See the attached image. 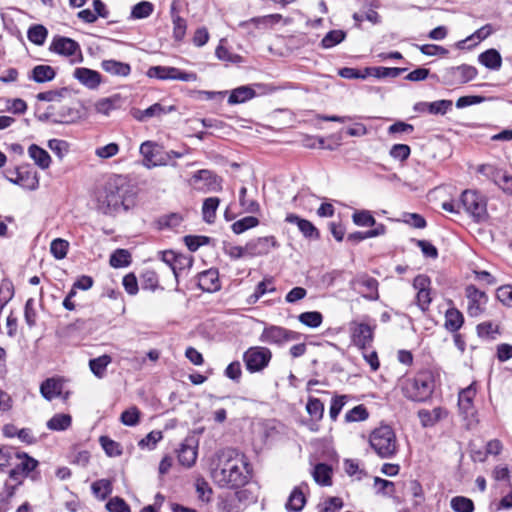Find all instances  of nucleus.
Listing matches in <instances>:
<instances>
[{
  "instance_id": "1",
  "label": "nucleus",
  "mask_w": 512,
  "mask_h": 512,
  "mask_svg": "<svg viewBox=\"0 0 512 512\" xmlns=\"http://www.w3.org/2000/svg\"><path fill=\"white\" fill-rule=\"evenodd\" d=\"M250 473L246 457L231 450L222 454L218 466L212 471V477L221 487L238 488L249 481Z\"/></svg>"
},
{
  "instance_id": "2",
  "label": "nucleus",
  "mask_w": 512,
  "mask_h": 512,
  "mask_svg": "<svg viewBox=\"0 0 512 512\" xmlns=\"http://www.w3.org/2000/svg\"><path fill=\"white\" fill-rule=\"evenodd\" d=\"M133 196L134 188L128 178L123 175H113L97 195L98 208L104 214H111L121 207L127 210Z\"/></svg>"
},
{
  "instance_id": "3",
  "label": "nucleus",
  "mask_w": 512,
  "mask_h": 512,
  "mask_svg": "<svg viewBox=\"0 0 512 512\" xmlns=\"http://www.w3.org/2000/svg\"><path fill=\"white\" fill-rule=\"evenodd\" d=\"M369 444L382 459L393 458L398 451V441L393 428L382 425L375 428L369 436Z\"/></svg>"
},
{
  "instance_id": "4",
  "label": "nucleus",
  "mask_w": 512,
  "mask_h": 512,
  "mask_svg": "<svg viewBox=\"0 0 512 512\" xmlns=\"http://www.w3.org/2000/svg\"><path fill=\"white\" fill-rule=\"evenodd\" d=\"M401 389L404 396L411 401H426L434 390L433 376L428 371L420 372L413 378L405 379Z\"/></svg>"
},
{
  "instance_id": "5",
  "label": "nucleus",
  "mask_w": 512,
  "mask_h": 512,
  "mask_svg": "<svg viewBox=\"0 0 512 512\" xmlns=\"http://www.w3.org/2000/svg\"><path fill=\"white\" fill-rule=\"evenodd\" d=\"M464 211L476 222L487 218V202L483 195L474 190H465L460 197Z\"/></svg>"
},
{
  "instance_id": "6",
  "label": "nucleus",
  "mask_w": 512,
  "mask_h": 512,
  "mask_svg": "<svg viewBox=\"0 0 512 512\" xmlns=\"http://www.w3.org/2000/svg\"><path fill=\"white\" fill-rule=\"evenodd\" d=\"M272 358L271 351L263 346L250 347L243 354V361L250 373L260 372L265 369Z\"/></svg>"
},
{
  "instance_id": "7",
  "label": "nucleus",
  "mask_w": 512,
  "mask_h": 512,
  "mask_svg": "<svg viewBox=\"0 0 512 512\" xmlns=\"http://www.w3.org/2000/svg\"><path fill=\"white\" fill-rule=\"evenodd\" d=\"M149 78L159 80H179L183 82H195L198 76L194 72H186L171 66H152L147 70Z\"/></svg>"
},
{
  "instance_id": "8",
  "label": "nucleus",
  "mask_w": 512,
  "mask_h": 512,
  "mask_svg": "<svg viewBox=\"0 0 512 512\" xmlns=\"http://www.w3.org/2000/svg\"><path fill=\"white\" fill-rule=\"evenodd\" d=\"M49 49L50 51L55 52L57 54L64 55L67 57H73L71 59L72 63L82 61L80 45L78 44V42L71 38L56 36L53 38Z\"/></svg>"
},
{
  "instance_id": "9",
  "label": "nucleus",
  "mask_w": 512,
  "mask_h": 512,
  "mask_svg": "<svg viewBox=\"0 0 512 512\" xmlns=\"http://www.w3.org/2000/svg\"><path fill=\"white\" fill-rule=\"evenodd\" d=\"M37 465V460L26 453H19V459L15 460L14 464H12L8 477L11 481H16L17 484H23L25 478L30 472L35 470Z\"/></svg>"
},
{
  "instance_id": "10",
  "label": "nucleus",
  "mask_w": 512,
  "mask_h": 512,
  "mask_svg": "<svg viewBox=\"0 0 512 512\" xmlns=\"http://www.w3.org/2000/svg\"><path fill=\"white\" fill-rule=\"evenodd\" d=\"M297 333L281 326L271 325L265 327L259 340L262 343L282 345L296 339Z\"/></svg>"
},
{
  "instance_id": "11",
  "label": "nucleus",
  "mask_w": 512,
  "mask_h": 512,
  "mask_svg": "<svg viewBox=\"0 0 512 512\" xmlns=\"http://www.w3.org/2000/svg\"><path fill=\"white\" fill-rule=\"evenodd\" d=\"M465 295L467 298L468 315L470 317L480 316L484 312L488 301L485 292L480 291L474 285H468L465 289Z\"/></svg>"
},
{
  "instance_id": "12",
  "label": "nucleus",
  "mask_w": 512,
  "mask_h": 512,
  "mask_svg": "<svg viewBox=\"0 0 512 512\" xmlns=\"http://www.w3.org/2000/svg\"><path fill=\"white\" fill-rule=\"evenodd\" d=\"M477 76V69L471 65H460L446 69L445 82L449 85L465 84Z\"/></svg>"
},
{
  "instance_id": "13",
  "label": "nucleus",
  "mask_w": 512,
  "mask_h": 512,
  "mask_svg": "<svg viewBox=\"0 0 512 512\" xmlns=\"http://www.w3.org/2000/svg\"><path fill=\"white\" fill-rule=\"evenodd\" d=\"M413 288L416 290V304L423 311H427L432 302L431 280L426 275H418L413 280Z\"/></svg>"
},
{
  "instance_id": "14",
  "label": "nucleus",
  "mask_w": 512,
  "mask_h": 512,
  "mask_svg": "<svg viewBox=\"0 0 512 512\" xmlns=\"http://www.w3.org/2000/svg\"><path fill=\"white\" fill-rule=\"evenodd\" d=\"M280 244L274 236H264L251 239L247 242V250L250 258L264 256L272 249L279 248Z\"/></svg>"
},
{
  "instance_id": "15",
  "label": "nucleus",
  "mask_w": 512,
  "mask_h": 512,
  "mask_svg": "<svg viewBox=\"0 0 512 512\" xmlns=\"http://www.w3.org/2000/svg\"><path fill=\"white\" fill-rule=\"evenodd\" d=\"M350 331L353 343L361 350H365L373 340L374 327L363 322H352Z\"/></svg>"
},
{
  "instance_id": "16",
  "label": "nucleus",
  "mask_w": 512,
  "mask_h": 512,
  "mask_svg": "<svg viewBox=\"0 0 512 512\" xmlns=\"http://www.w3.org/2000/svg\"><path fill=\"white\" fill-rule=\"evenodd\" d=\"M198 440L193 437H186L176 450L179 463L187 468L193 466L197 459Z\"/></svg>"
},
{
  "instance_id": "17",
  "label": "nucleus",
  "mask_w": 512,
  "mask_h": 512,
  "mask_svg": "<svg viewBox=\"0 0 512 512\" xmlns=\"http://www.w3.org/2000/svg\"><path fill=\"white\" fill-rule=\"evenodd\" d=\"M309 490L307 482H301L299 485L295 486L288 496L285 509L288 512H301L306 505Z\"/></svg>"
},
{
  "instance_id": "18",
  "label": "nucleus",
  "mask_w": 512,
  "mask_h": 512,
  "mask_svg": "<svg viewBox=\"0 0 512 512\" xmlns=\"http://www.w3.org/2000/svg\"><path fill=\"white\" fill-rule=\"evenodd\" d=\"M378 285V281L367 274L359 275L351 281V286L353 288H362L360 290L362 296L372 301L378 300L379 298Z\"/></svg>"
},
{
  "instance_id": "19",
  "label": "nucleus",
  "mask_w": 512,
  "mask_h": 512,
  "mask_svg": "<svg viewBox=\"0 0 512 512\" xmlns=\"http://www.w3.org/2000/svg\"><path fill=\"white\" fill-rule=\"evenodd\" d=\"M73 76L83 86L91 90L97 89L102 83V76L98 71L85 67L76 68L74 70Z\"/></svg>"
},
{
  "instance_id": "20",
  "label": "nucleus",
  "mask_w": 512,
  "mask_h": 512,
  "mask_svg": "<svg viewBox=\"0 0 512 512\" xmlns=\"http://www.w3.org/2000/svg\"><path fill=\"white\" fill-rule=\"evenodd\" d=\"M8 180L28 190H36L39 187L37 173L31 170H17L16 177Z\"/></svg>"
},
{
  "instance_id": "21",
  "label": "nucleus",
  "mask_w": 512,
  "mask_h": 512,
  "mask_svg": "<svg viewBox=\"0 0 512 512\" xmlns=\"http://www.w3.org/2000/svg\"><path fill=\"white\" fill-rule=\"evenodd\" d=\"M285 221L297 225L298 229L300 230L304 237L310 239L319 238V232L317 228L312 224V222L300 218L298 215L293 213L287 214Z\"/></svg>"
},
{
  "instance_id": "22",
  "label": "nucleus",
  "mask_w": 512,
  "mask_h": 512,
  "mask_svg": "<svg viewBox=\"0 0 512 512\" xmlns=\"http://www.w3.org/2000/svg\"><path fill=\"white\" fill-rule=\"evenodd\" d=\"M452 107L451 100H438L434 102H419L414 106V110L418 112H429L433 115H444Z\"/></svg>"
},
{
  "instance_id": "23",
  "label": "nucleus",
  "mask_w": 512,
  "mask_h": 512,
  "mask_svg": "<svg viewBox=\"0 0 512 512\" xmlns=\"http://www.w3.org/2000/svg\"><path fill=\"white\" fill-rule=\"evenodd\" d=\"M198 286L205 292H215L220 289L219 274L217 270L209 269L199 274Z\"/></svg>"
},
{
  "instance_id": "24",
  "label": "nucleus",
  "mask_w": 512,
  "mask_h": 512,
  "mask_svg": "<svg viewBox=\"0 0 512 512\" xmlns=\"http://www.w3.org/2000/svg\"><path fill=\"white\" fill-rule=\"evenodd\" d=\"M447 416V411L442 407H435L432 410L420 409L418 417L423 427H432L441 419Z\"/></svg>"
},
{
  "instance_id": "25",
  "label": "nucleus",
  "mask_w": 512,
  "mask_h": 512,
  "mask_svg": "<svg viewBox=\"0 0 512 512\" xmlns=\"http://www.w3.org/2000/svg\"><path fill=\"white\" fill-rule=\"evenodd\" d=\"M63 383L60 379L48 378L40 386L41 395L48 401L62 396Z\"/></svg>"
},
{
  "instance_id": "26",
  "label": "nucleus",
  "mask_w": 512,
  "mask_h": 512,
  "mask_svg": "<svg viewBox=\"0 0 512 512\" xmlns=\"http://www.w3.org/2000/svg\"><path fill=\"white\" fill-rule=\"evenodd\" d=\"M170 14L173 23V38L175 41L181 42L185 37L187 24L186 20L179 15L175 1L171 4Z\"/></svg>"
},
{
  "instance_id": "27",
  "label": "nucleus",
  "mask_w": 512,
  "mask_h": 512,
  "mask_svg": "<svg viewBox=\"0 0 512 512\" xmlns=\"http://www.w3.org/2000/svg\"><path fill=\"white\" fill-rule=\"evenodd\" d=\"M101 68L113 76L127 77L131 73V66L128 63L117 61L114 59L103 60Z\"/></svg>"
},
{
  "instance_id": "28",
  "label": "nucleus",
  "mask_w": 512,
  "mask_h": 512,
  "mask_svg": "<svg viewBox=\"0 0 512 512\" xmlns=\"http://www.w3.org/2000/svg\"><path fill=\"white\" fill-rule=\"evenodd\" d=\"M122 103V97L119 94H114L110 97L102 98L95 103V110L97 113L108 116L110 113L119 108Z\"/></svg>"
},
{
  "instance_id": "29",
  "label": "nucleus",
  "mask_w": 512,
  "mask_h": 512,
  "mask_svg": "<svg viewBox=\"0 0 512 512\" xmlns=\"http://www.w3.org/2000/svg\"><path fill=\"white\" fill-rule=\"evenodd\" d=\"M464 323L463 314L456 308H449L445 312V323L444 326L446 330L451 333H456Z\"/></svg>"
},
{
  "instance_id": "30",
  "label": "nucleus",
  "mask_w": 512,
  "mask_h": 512,
  "mask_svg": "<svg viewBox=\"0 0 512 512\" xmlns=\"http://www.w3.org/2000/svg\"><path fill=\"white\" fill-rule=\"evenodd\" d=\"M480 64L491 70H499L502 65V57L496 49H488L478 57Z\"/></svg>"
},
{
  "instance_id": "31",
  "label": "nucleus",
  "mask_w": 512,
  "mask_h": 512,
  "mask_svg": "<svg viewBox=\"0 0 512 512\" xmlns=\"http://www.w3.org/2000/svg\"><path fill=\"white\" fill-rule=\"evenodd\" d=\"M53 122L60 124H72L81 119V111L64 107L62 110L52 113Z\"/></svg>"
},
{
  "instance_id": "32",
  "label": "nucleus",
  "mask_w": 512,
  "mask_h": 512,
  "mask_svg": "<svg viewBox=\"0 0 512 512\" xmlns=\"http://www.w3.org/2000/svg\"><path fill=\"white\" fill-rule=\"evenodd\" d=\"M28 154L37 166L41 169H47L51 163V157L48 152L36 144H32L28 148Z\"/></svg>"
},
{
  "instance_id": "33",
  "label": "nucleus",
  "mask_w": 512,
  "mask_h": 512,
  "mask_svg": "<svg viewBox=\"0 0 512 512\" xmlns=\"http://www.w3.org/2000/svg\"><path fill=\"white\" fill-rule=\"evenodd\" d=\"M56 72L53 67L49 65L35 66L29 76L30 79L37 83H45L55 78Z\"/></svg>"
},
{
  "instance_id": "34",
  "label": "nucleus",
  "mask_w": 512,
  "mask_h": 512,
  "mask_svg": "<svg viewBox=\"0 0 512 512\" xmlns=\"http://www.w3.org/2000/svg\"><path fill=\"white\" fill-rule=\"evenodd\" d=\"M112 358L107 355H101L97 358L89 360V368L95 377L102 379L106 375L108 365L111 363Z\"/></svg>"
},
{
  "instance_id": "35",
  "label": "nucleus",
  "mask_w": 512,
  "mask_h": 512,
  "mask_svg": "<svg viewBox=\"0 0 512 512\" xmlns=\"http://www.w3.org/2000/svg\"><path fill=\"white\" fill-rule=\"evenodd\" d=\"M91 490L98 500L104 501L113 491L112 481L109 479L97 480L92 483Z\"/></svg>"
},
{
  "instance_id": "36",
  "label": "nucleus",
  "mask_w": 512,
  "mask_h": 512,
  "mask_svg": "<svg viewBox=\"0 0 512 512\" xmlns=\"http://www.w3.org/2000/svg\"><path fill=\"white\" fill-rule=\"evenodd\" d=\"M72 423V418L69 414L58 413L47 421V428L52 431H65Z\"/></svg>"
},
{
  "instance_id": "37",
  "label": "nucleus",
  "mask_w": 512,
  "mask_h": 512,
  "mask_svg": "<svg viewBox=\"0 0 512 512\" xmlns=\"http://www.w3.org/2000/svg\"><path fill=\"white\" fill-rule=\"evenodd\" d=\"M314 481L322 486L331 485V468L324 463L317 464L312 470Z\"/></svg>"
},
{
  "instance_id": "38",
  "label": "nucleus",
  "mask_w": 512,
  "mask_h": 512,
  "mask_svg": "<svg viewBox=\"0 0 512 512\" xmlns=\"http://www.w3.org/2000/svg\"><path fill=\"white\" fill-rule=\"evenodd\" d=\"M255 91L249 86H240L234 89L228 99L229 104H239L252 99Z\"/></svg>"
},
{
  "instance_id": "39",
  "label": "nucleus",
  "mask_w": 512,
  "mask_h": 512,
  "mask_svg": "<svg viewBox=\"0 0 512 512\" xmlns=\"http://www.w3.org/2000/svg\"><path fill=\"white\" fill-rule=\"evenodd\" d=\"M281 18L282 16L280 14H270L262 17L251 18L248 21H243L240 23V26L243 28H248L250 25H253L254 27H266L278 23Z\"/></svg>"
},
{
  "instance_id": "40",
  "label": "nucleus",
  "mask_w": 512,
  "mask_h": 512,
  "mask_svg": "<svg viewBox=\"0 0 512 512\" xmlns=\"http://www.w3.org/2000/svg\"><path fill=\"white\" fill-rule=\"evenodd\" d=\"M274 291L275 286L273 280L271 278L264 279L263 281L257 284L254 293L251 294L248 298V303L255 304L263 295H265L268 292Z\"/></svg>"
},
{
  "instance_id": "41",
  "label": "nucleus",
  "mask_w": 512,
  "mask_h": 512,
  "mask_svg": "<svg viewBox=\"0 0 512 512\" xmlns=\"http://www.w3.org/2000/svg\"><path fill=\"white\" fill-rule=\"evenodd\" d=\"M48 36V30L43 25L37 24L31 26L27 31V38L37 46H42Z\"/></svg>"
},
{
  "instance_id": "42",
  "label": "nucleus",
  "mask_w": 512,
  "mask_h": 512,
  "mask_svg": "<svg viewBox=\"0 0 512 512\" xmlns=\"http://www.w3.org/2000/svg\"><path fill=\"white\" fill-rule=\"evenodd\" d=\"M220 200L217 197H210L205 199L202 206L203 219L207 223H213L216 217V211L219 206Z\"/></svg>"
},
{
  "instance_id": "43",
  "label": "nucleus",
  "mask_w": 512,
  "mask_h": 512,
  "mask_svg": "<svg viewBox=\"0 0 512 512\" xmlns=\"http://www.w3.org/2000/svg\"><path fill=\"white\" fill-rule=\"evenodd\" d=\"M19 453L10 447L0 448V471L11 468L14 461L19 459Z\"/></svg>"
},
{
  "instance_id": "44",
  "label": "nucleus",
  "mask_w": 512,
  "mask_h": 512,
  "mask_svg": "<svg viewBox=\"0 0 512 512\" xmlns=\"http://www.w3.org/2000/svg\"><path fill=\"white\" fill-rule=\"evenodd\" d=\"M258 224H259L258 218L254 217V216H246L240 220L235 221L231 225V229L235 234L239 235L251 228L258 226Z\"/></svg>"
},
{
  "instance_id": "45",
  "label": "nucleus",
  "mask_w": 512,
  "mask_h": 512,
  "mask_svg": "<svg viewBox=\"0 0 512 512\" xmlns=\"http://www.w3.org/2000/svg\"><path fill=\"white\" fill-rule=\"evenodd\" d=\"M345 37L346 33L343 30H332L323 37L320 45L324 49H330L341 43Z\"/></svg>"
},
{
  "instance_id": "46",
  "label": "nucleus",
  "mask_w": 512,
  "mask_h": 512,
  "mask_svg": "<svg viewBox=\"0 0 512 512\" xmlns=\"http://www.w3.org/2000/svg\"><path fill=\"white\" fill-rule=\"evenodd\" d=\"M298 320L307 327L317 328L322 324L323 316L318 311H309L301 313Z\"/></svg>"
},
{
  "instance_id": "47",
  "label": "nucleus",
  "mask_w": 512,
  "mask_h": 512,
  "mask_svg": "<svg viewBox=\"0 0 512 512\" xmlns=\"http://www.w3.org/2000/svg\"><path fill=\"white\" fill-rule=\"evenodd\" d=\"M450 506L454 512H473L474 503L471 499L464 496H455L450 501Z\"/></svg>"
},
{
  "instance_id": "48",
  "label": "nucleus",
  "mask_w": 512,
  "mask_h": 512,
  "mask_svg": "<svg viewBox=\"0 0 512 512\" xmlns=\"http://www.w3.org/2000/svg\"><path fill=\"white\" fill-rule=\"evenodd\" d=\"M475 394H476V391L471 386L460 392L459 399H458V405H459V408L463 412L468 414L471 411L472 400H473Z\"/></svg>"
},
{
  "instance_id": "49",
  "label": "nucleus",
  "mask_w": 512,
  "mask_h": 512,
  "mask_svg": "<svg viewBox=\"0 0 512 512\" xmlns=\"http://www.w3.org/2000/svg\"><path fill=\"white\" fill-rule=\"evenodd\" d=\"M131 261V255L130 253L125 249H117L111 256H110V265L114 268H121L126 267L130 264Z\"/></svg>"
},
{
  "instance_id": "50",
  "label": "nucleus",
  "mask_w": 512,
  "mask_h": 512,
  "mask_svg": "<svg viewBox=\"0 0 512 512\" xmlns=\"http://www.w3.org/2000/svg\"><path fill=\"white\" fill-rule=\"evenodd\" d=\"M68 249L69 242L62 238H56L50 244V252L58 260L66 257Z\"/></svg>"
},
{
  "instance_id": "51",
  "label": "nucleus",
  "mask_w": 512,
  "mask_h": 512,
  "mask_svg": "<svg viewBox=\"0 0 512 512\" xmlns=\"http://www.w3.org/2000/svg\"><path fill=\"white\" fill-rule=\"evenodd\" d=\"M153 10L154 6L151 2L142 1L133 6L131 17L134 19H144L149 17Z\"/></svg>"
},
{
  "instance_id": "52",
  "label": "nucleus",
  "mask_w": 512,
  "mask_h": 512,
  "mask_svg": "<svg viewBox=\"0 0 512 512\" xmlns=\"http://www.w3.org/2000/svg\"><path fill=\"white\" fill-rule=\"evenodd\" d=\"M306 410L312 418L321 420L324 414V404L320 399L311 397L306 404Z\"/></svg>"
},
{
  "instance_id": "53",
  "label": "nucleus",
  "mask_w": 512,
  "mask_h": 512,
  "mask_svg": "<svg viewBox=\"0 0 512 512\" xmlns=\"http://www.w3.org/2000/svg\"><path fill=\"white\" fill-rule=\"evenodd\" d=\"M369 417V413L366 407L362 404L355 406L351 410H349L345 414V421L348 423L351 422H360L365 421Z\"/></svg>"
},
{
  "instance_id": "54",
  "label": "nucleus",
  "mask_w": 512,
  "mask_h": 512,
  "mask_svg": "<svg viewBox=\"0 0 512 512\" xmlns=\"http://www.w3.org/2000/svg\"><path fill=\"white\" fill-rule=\"evenodd\" d=\"M494 183L506 194L512 195V176L497 171L493 176Z\"/></svg>"
},
{
  "instance_id": "55",
  "label": "nucleus",
  "mask_w": 512,
  "mask_h": 512,
  "mask_svg": "<svg viewBox=\"0 0 512 512\" xmlns=\"http://www.w3.org/2000/svg\"><path fill=\"white\" fill-rule=\"evenodd\" d=\"M353 222L357 226L368 227L376 225V220L368 210L356 211L352 216Z\"/></svg>"
},
{
  "instance_id": "56",
  "label": "nucleus",
  "mask_w": 512,
  "mask_h": 512,
  "mask_svg": "<svg viewBox=\"0 0 512 512\" xmlns=\"http://www.w3.org/2000/svg\"><path fill=\"white\" fill-rule=\"evenodd\" d=\"M406 69L405 68H388V67H375L371 68V74L376 78H396L400 76Z\"/></svg>"
},
{
  "instance_id": "57",
  "label": "nucleus",
  "mask_w": 512,
  "mask_h": 512,
  "mask_svg": "<svg viewBox=\"0 0 512 512\" xmlns=\"http://www.w3.org/2000/svg\"><path fill=\"white\" fill-rule=\"evenodd\" d=\"M347 400H348L347 395H337L332 398L330 409H329V416L332 421L337 420L338 415L340 414L341 410L347 403Z\"/></svg>"
},
{
  "instance_id": "58",
  "label": "nucleus",
  "mask_w": 512,
  "mask_h": 512,
  "mask_svg": "<svg viewBox=\"0 0 512 512\" xmlns=\"http://www.w3.org/2000/svg\"><path fill=\"white\" fill-rule=\"evenodd\" d=\"M182 221H183V218L180 214L171 213V214L162 216L158 220V224L161 229H165V228L175 229L181 225Z\"/></svg>"
},
{
  "instance_id": "59",
  "label": "nucleus",
  "mask_w": 512,
  "mask_h": 512,
  "mask_svg": "<svg viewBox=\"0 0 512 512\" xmlns=\"http://www.w3.org/2000/svg\"><path fill=\"white\" fill-rule=\"evenodd\" d=\"M121 422L126 426H135L140 420V411L137 407L132 406L129 409L122 412L120 417Z\"/></svg>"
},
{
  "instance_id": "60",
  "label": "nucleus",
  "mask_w": 512,
  "mask_h": 512,
  "mask_svg": "<svg viewBox=\"0 0 512 512\" xmlns=\"http://www.w3.org/2000/svg\"><path fill=\"white\" fill-rule=\"evenodd\" d=\"M120 151V147L117 143H109L105 146L97 147L95 149V155L100 159H110L116 156Z\"/></svg>"
},
{
  "instance_id": "61",
  "label": "nucleus",
  "mask_w": 512,
  "mask_h": 512,
  "mask_svg": "<svg viewBox=\"0 0 512 512\" xmlns=\"http://www.w3.org/2000/svg\"><path fill=\"white\" fill-rule=\"evenodd\" d=\"M247 193V188L242 187L239 192V202L242 208L247 213H258L260 211V205L255 200H246L245 196Z\"/></svg>"
},
{
  "instance_id": "62",
  "label": "nucleus",
  "mask_w": 512,
  "mask_h": 512,
  "mask_svg": "<svg viewBox=\"0 0 512 512\" xmlns=\"http://www.w3.org/2000/svg\"><path fill=\"white\" fill-rule=\"evenodd\" d=\"M99 441L108 456L113 457L121 455L122 451L120 445L114 440L107 436H101Z\"/></svg>"
},
{
  "instance_id": "63",
  "label": "nucleus",
  "mask_w": 512,
  "mask_h": 512,
  "mask_svg": "<svg viewBox=\"0 0 512 512\" xmlns=\"http://www.w3.org/2000/svg\"><path fill=\"white\" fill-rule=\"evenodd\" d=\"M106 509L109 512H131L130 506L119 496L110 498L106 503Z\"/></svg>"
},
{
  "instance_id": "64",
  "label": "nucleus",
  "mask_w": 512,
  "mask_h": 512,
  "mask_svg": "<svg viewBox=\"0 0 512 512\" xmlns=\"http://www.w3.org/2000/svg\"><path fill=\"white\" fill-rule=\"evenodd\" d=\"M193 264V259L191 256H186L182 254H178L175 260V265L173 267V274L178 279L179 273L185 269H190Z\"/></svg>"
}]
</instances>
